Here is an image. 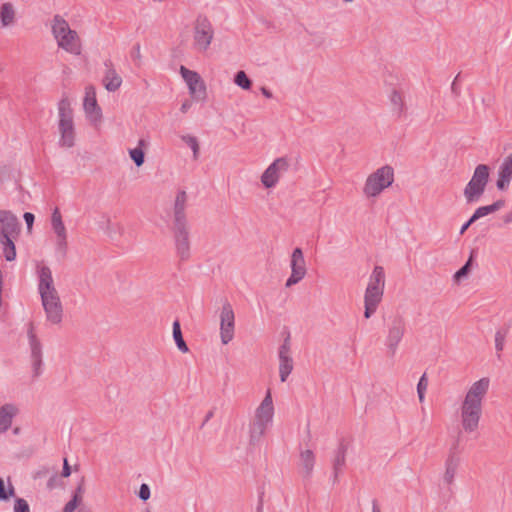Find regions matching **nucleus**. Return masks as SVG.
Returning a JSON list of instances; mask_svg holds the SVG:
<instances>
[{
    "mask_svg": "<svg viewBox=\"0 0 512 512\" xmlns=\"http://www.w3.org/2000/svg\"><path fill=\"white\" fill-rule=\"evenodd\" d=\"M182 141L185 142L193 151L194 160L198 159L199 156V142L195 136L184 135L181 137Z\"/></svg>",
    "mask_w": 512,
    "mask_h": 512,
    "instance_id": "38",
    "label": "nucleus"
},
{
    "mask_svg": "<svg viewBox=\"0 0 512 512\" xmlns=\"http://www.w3.org/2000/svg\"><path fill=\"white\" fill-rule=\"evenodd\" d=\"M61 475H62V477H65V478H67L71 475V467L66 458L64 459V462H63V469H62Z\"/></svg>",
    "mask_w": 512,
    "mask_h": 512,
    "instance_id": "50",
    "label": "nucleus"
},
{
    "mask_svg": "<svg viewBox=\"0 0 512 512\" xmlns=\"http://www.w3.org/2000/svg\"><path fill=\"white\" fill-rule=\"evenodd\" d=\"M506 335V330H498L495 333V348L498 352V358H500L499 352H501L504 349Z\"/></svg>",
    "mask_w": 512,
    "mask_h": 512,
    "instance_id": "42",
    "label": "nucleus"
},
{
    "mask_svg": "<svg viewBox=\"0 0 512 512\" xmlns=\"http://www.w3.org/2000/svg\"><path fill=\"white\" fill-rule=\"evenodd\" d=\"M393 181V168L389 165L382 166L367 177L363 193L367 198L377 197L384 189L390 187Z\"/></svg>",
    "mask_w": 512,
    "mask_h": 512,
    "instance_id": "6",
    "label": "nucleus"
},
{
    "mask_svg": "<svg viewBox=\"0 0 512 512\" xmlns=\"http://www.w3.org/2000/svg\"><path fill=\"white\" fill-rule=\"evenodd\" d=\"M234 83L244 90H249L252 86V81L243 70H240L235 74Z\"/></svg>",
    "mask_w": 512,
    "mask_h": 512,
    "instance_id": "37",
    "label": "nucleus"
},
{
    "mask_svg": "<svg viewBox=\"0 0 512 512\" xmlns=\"http://www.w3.org/2000/svg\"><path fill=\"white\" fill-rule=\"evenodd\" d=\"M18 414V408L11 403L0 407V434L6 432L12 425L13 418Z\"/></svg>",
    "mask_w": 512,
    "mask_h": 512,
    "instance_id": "25",
    "label": "nucleus"
},
{
    "mask_svg": "<svg viewBox=\"0 0 512 512\" xmlns=\"http://www.w3.org/2000/svg\"><path fill=\"white\" fill-rule=\"evenodd\" d=\"M427 387H428V380H427L426 373H424L420 377L419 382L417 384V393H418L419 401L421 403L424 401L425 392L427 390Z\"/></svg>",
    "mask_w": 512,
    "mask_h": 512,
    "instance_id": "41",
    "label": "nucleus"
},
{
    "mask_svg": "<svg viewBox=\"0 0 512 512\" xmlns=\"http://www.w3.org/2000/svg\"><path fill=\"white\" fill-rule=\"evenodd\" d=\"M291 159L287 156L276 158L262 173L260 180L266 189L275 187L281 177L288 172Z\"/></svg>",
    "mask_w": 512,
    "mask_h": 512,
    "instance_id": "7",
    "label": "nucleus"
},
{
    "mask_svg": "<svg viewBox=\"0 0 512 512\" xmlns=\"http://www.w3.org/2000/svg\"><path fill=\"white\" fill-rule=\"evenodd\" d=\"M504 205H505V201L500 199V200L495 201L491 205L481 206V207L477 208L475 210V212L473 213V215L471 216L472 221L476 222L478 219L500 210Z\"/></svg>",
    "mask_w": 512,
    "mask_h": 512,
    "instance_id": "30",
    "label": "nucleus"
},
{
    "mask_svg": "<svg viewBox=\"0 0 512 512\" xmlns=\"http://www.w3.org/2000/svg\"><path fill=\"white\" fill-rule=\"evenodd\" d=\"M274 416V405L271 391L268 390L260 405L256 408L249 425L250 444L256 445L266 432Z\"/></svg>",
    "mask_w": 512,
    "mask_h": 512,
    "instance_id": "2",
    "label": "nucleus"
},
{
    "mask_svg": "<svg viewBox=\"0 0 512 512\" xmlns=\"http://www.w3.org/2000/svg\"><path fill=\"white\" fill-rule=\"evenodd\" d=\"M173 338L175 340L177 348L181 352L187 353L189 351L188 346H187L186 342L184 341L180 323L178 320L174 321V323H173Z\"/></svg>",
    "mask_w": 512,
    "mask_h": 512,
    "instance_id": "34",
    "label": "nucleus"
},
{
    "mask_svg": "<svg viewBox=\"0 0 512 512\" xmlns=\"http://www.w3.org/2000/svg\"><path fill=\"white\" fill-rule=\"evenodd\" d=\"M80 502L81 500H79L78 496H73L72 499L64 506L63 512H73Z\"/></svg>",
    "mask_w": 512,
    "mask_h": 512,
    "instance_id": "44",
    "label": "nucleus"
},
{
    "mask_svg": "<svg viewBox=\"0 0 512 512\" xmlns=\"http://www.w3.org/2000/svg\"><path fill=\"white\" fill-rule=\"evenodd\" d=\"M58 112L59 145L63 148H72L75 145L76 132L73 121V111L67 98H62L59 101Z\"/></svg>",
    "mask_w": 512,
    "mask_h": 512,
    "instance_id": "4",
    "label": "nucleus"
},
{
    "mask_svg": "<svg viewBox=\"0 0 512 512\" xmlns=\"http://www.w3.org/2000/svg\"><path fill=\"white\" fill-rule=\"evenodd\" d=\"M490 168L486 164L476 166L470 181L466 184L463 195L466 204L480 201L489 182Z\"/></svg>",
    "mask_w": 512,
    "mask_h": 512,
    "instance_id": "5",
    "label": "nucleus"
},
{
    "mask_svg": "<svg viewBox=\"0 0 512 512\" xmlns=\"http://www.w3.org/2000/svg\"><path fill=\"white\" fill-rule=\"evenodd\" d=\"M131 56L133 60L136 62L138 66L141 65L142 55H141V47L140 44H136L131 52Z\"/></svg>",
    "mask_w": 512,
    "mask_h": 512,
    "instance_id": "46",
    "label": "nucleus"
},
{
    "mask_svg": "<svg viewBox=\"0 0 512 512\" xmlns=\"http://www.w3.org/2000/svg\"><path fill=\"white\" fill-rule=\"evenodd\" d=\"M187 201L186 191H178L173 206L172 232L176 253L181 261L190 258V234L186 216Z\"/></svg>",
    "mask_w": 512,
    "mask_h": 512,
    "instance_id": "1",
    "label": "nucleus"
},
{
    "mask_svg": "<svg viewBox=\"0 0 512 512\" xmlns=\"http://www.w3.org/2000/svg\"><path fill=\"white\" fill-rule=\"evenodd\" d=\"M256 512H263V498L262 496L259 498L258 505L256 508Z\"/></svg>",
    "mask_w": 512,
    "mask_h": 512,
    "instance_id": "56",
    "label": "nucleus"
},
{
    "mask_svg": "<svg viewBox=\"0 0 512 512\" xmlns=\"http://www.w3.org/2000/svg\"><path fill=\"white\" fill-rule=\"evenodd\" d=\"M315 464V455L312 450L306 449L300 452V468L303 477L309 478L312 475Z\"/></svg>",
    "mask_w": 512,
    "mask_h": 512,
    "instance_id": "26",
    "label": "nucleus"
},
{
    "mask_svg": "<svg viewBox=\"0 0 512 512\" xmlns=\"http://www.w3.org/2000/svg\"><path fill=\"white\" fill-rule=\"evenodd\" d=\"M39 284L38 291L40 296L46 294L58 293L52 276L51 269L48 266H41L38 270Z\"/></svg>",
    "mask_w": 512,
    "mask_h": 512,
    "instance_id": "20",
    "label": "nucleus"
},
{
    "mask_svg": "<svg viewBox=\"0 0 512 512\" xmlns=\"http://www.w3.org/2000/svg\"><path fill=\"white\" fill-rule=\"evenodd\" d=\"M69 32H74V30L70 29L68 22L61 16L55 15L53 18L52 33L56 40L58 41L66 34L69 35Z\"/></svg>",
    "mask_w": 512,
    "mask_h": 512,
    "instance_id": "29",
    "label": "nucleus"
},
{
    "mask_svg": "<svg viewBox=\"0 0 512 512\" xmlns=\"http://www.w3.org/2000/svg\"><path fill=\"white\" fill-rule=\"evenodd\" d=\"M385 286V273L382 266H375L370 275L364 296V317L369 319L377 310L382 300Z\"/></svg>",
    "mask_w": 512,
    "mask_h": 512,
    "instance_id": "3",
    "label": "nucleus"
},
{
    "mask_svg": "<svg viewBox=\"0 0 512 512\" xmlns=\"http://www.w3.org/2000/svg\"><path fill=\"white\" fill-rule=\"evenodd\" d=\"M145 512H150V510H149V509H146V511H145Z\"/></svg>",
    "mask_w": 512,
    "mask_h": 512,
    "instance_id": "61",
    "label": "nucleus"
},
{
    "mask_svg": "<svg viewBox=\"0 0 512 512\" xmlns=\"http://www.w3.org/2000/svg\"><path fill=\"white\" fill-rule=\"evenodd\" d=\"M456 446L450 449L448 457L445 461V473H444V482L448 485L452 484L454 481V477L456 475L460 458L455 452Z\"/></svg>",
    "mask_w": 512,
    "mask_h": 512,
    "instance_id": "24",
    "label": "nucleus"
},
{
    "mask_svg": "<svg viewBox=\"0 0 512 512\" xmlns=\"http://www.w3.org/2000/svg\"><path fill=\"white\" fill-rule=\"evenodd\" d=\"M472 263H473V254L470 255V257L466 261V263L454 274V279L456 281H460L462 278L466 277L471 270Z\"/></svg>",
    "mask_w": 512,
    "mask_h": 512,
    "instance_id": "40",
    "label": "nucleus"
},
{
    "mask_svg": "<svg viewBox=\"0 0 512 512\" xmlns=\"http://www.w3.org/2000/svg\"><path fill=\"white\" fill-rule=\"evenodd\" d=\"M290 350V337L287 336L279 348V375L282 382L286 381L293 370V359Z\"/></svg>",
    "mask_w": 512,
    "mask_h": 512,
    "instance_id": "16",
    "label": "nucleus"
},
{
    "mask_svg": "<svg viewBox=\"0 0 512 512\" xmlns=\"http://www.w3.org/2000/svg\"><path fill=\"white\" fill-rule=\"evenodd\" d=\"M78 512H90V510H88V509H80V510H78Z\"/></svg>",
    "mask_w": 512,
    "mask_h": 512,
    "instance_id": "59",
    "label": "nucleus"
},
{
    "mask_svg": "<svg viewBox=\"0 0 512 512\" xmlns=\"http://www.w3.org/2000/svg\"><path fill=\"white\" fill-rule=\"evenodd\" d=\"M104 218L105 220L103 223L105 224V227H103V229L109 238L114 239L116 235H122L123 226L121 224L113 223L108 216H105Z\"/></svg>",
    "mask_w": 512,
    "mask_h": 512,
    "instance_id": "35",
    "label": "nucleus"
},
{
    "mask_svg": "<svg viewBox=\"0 0 512 512\" xmlns=\"http://www.w3.org/2000/svg\"><path fill=\"white\" fill-rule=\"evenodd\" d=\"M23 218L27 224V228L31 229L35 219L34 215L30 212H25Z\"/></svg>",
    "mask_w": 512,
    "mask_h": 512,
    "instance_id": "49",
    "label": "nucleus"
},
{
    "mask_svg": "<svg viewBox=\"0 0 512 512\" xmlns=\"http://www.w3.org/2000/svg\"><path fill=\"white\" fill-rule=\"evenodd\" d=\"M150 495H151L150 487L145 483L141 484L139 492H138V497L142 501H147L150 498Z\"/></svg>",
    "mask_w": 512,
    "mask_h": 512,
    "instance_id": "45",
    "label": "nucleus"
},
{
    "mask_svg": "<svg viewBox=\"0 0 512 512\" xmlns=\"http://www.w3.org/2000/svg\"><path fill=\"white\" fill-rule=\"evenodd\" d=\"M235 315L229 302H225L220 313V336L221 342L226 345L234 337Z\"/></svg>",
    "mask_w": 512,
    "mask_h": 512,
    "instance_id": "13",
    "label": "nucleus"
},
{
    "mask_svg": "<svg viewBox=\"0 0 512 512\" xmlns=\"http://www.w3.org/2000/svg\"><path fill=\"white\" fill-rule=\"evenodd\" d=\"M261 92L266 98H272V93L266 87H261Z\"/></svg>",
    "mask_w": 512,
    "mask_h": 512,
    "instance_id": "55",
    "label": "nucleus"
},
{
    "mask_svg": "<svg viewBox=\"0 0 512 512\" xmlns=\"http://www.w3.org/2000/svg\"><path fill=\"white\" fill-rule=\"evenodd\" d=\"M52 228L57 235V249L65 253L67 248V235L64 223L52 224Z\"/></svg>",
    "mask_w": 512,
    "mask_h": 512,
    "instance_id": "32",
    "label": "nucleus"
},
{
    "mask_svg": "<svg viewBox=\"0 0 512 512\" xmlns=\"http://www.w3.org/2000/svg\"><path fill=\"white\" fill-rule=\"evenodd\" d=\"M84 110L87 117L92 122L100 121L102 118L101 108L99 107L96 99V90L93 85H89L85 88L84 97Z\"/></svg>",
    "mask_w": 512,
    "mask_h": 512,
    "instance_id": "17",
    "label": "nucleus"
},
{
    "mask_svg": "<svg viewBox=\"0 0 512 512\" xmlns=\"http://www.w3.org/2000/svg\"><path fill=\"white\" fill-rule=\"evenodd\" d=\"M56 481H57V475H56V474H54V475H52V476L50 477V479L48 480V482H47V487H48L49 489H53V488L55 487V485H56Z\"/></svg>",
    "mask_w": 512,
    "mask_h": 512,
    "instance_id": "53",
    "label": "nucleus"
},
{
    "mask_svg": "<svg viewBox=\"0 0 512 512\" xmlns=\"http://www.w3.org/2000/svg\"><path fill=\"white\" fill-rule=\"evenodd\" d=\"M291 275L287 279L285 286L287 288L299 283L306 275V262L301 248L293 250L290 260Z\"/></svg>",
    "mask_w": 512,
    "mask_h": 512,
    "instance_id": "12",
    "label": "nucleus"
},
{
    "mask_svg": "<svg viewBox=\"0 0 512 512\" xmlns=\"http://www.w3.org/2000/svg\"><path fill=\"white\" fill-rule=\"evenodd\" d=\"M389 100L392 113L397 118H401L406 110L403 94L400 91L394 89L389 96Z\"/></svg>",
    "mask_w": 512,
    "mask_h": 512,
    "instance_id": "27",
    "label": "nucleus"
},
{
    "mask_svg": "<svg viewBox=\"0 0 512 512\" xmlns=\"http://www.w3.org/2000/svg\"><path fill=\"white\" fill-rule=\"evenodd\" d=\"M451 91L452 93L458 97L460 95V89L459 87L457 86L456 84V79L453 81L452 85H451Z\"/></svg>",
    "mask_w": 512,
    "mask_h": 512,
    "instance_id": "54",
    "label": "nucleus"
},
{
    "mask_svg": "<svg viewBox=\"0 0 512 512\" xmlns=\"http://www.w3.org/2000/svg\"><path fill=\"white\" fill-rule=\"evenodd\" d=\"M180 74L186 82L190 95L196 100H204L206 98V85L200 75L185 66H180Z\"/></svg>",
    "mask_w": 512,
    "mask_h": 512,
    "instance_id": "9",
    "label": "nucleus"
},
{
    "mask_svg": "<svg viewBox=\"0 0 512 512\" xmlns=\"http://www.w3.org/2000/svg\"><path fill=\"white\" fill-rule=\"evenodd\" d=\"M346 451V446L343 443H341L337 450L335 459L333 461V472L335 480H337L339 473L342 471V468L345 465Z\"/></svg>",
    "mask_w": 512,
    "mask_h": 512,
    "instance_id": "31",
    "label": "nucleus"
},
{
    "mask_svg": "<svg viewBox=\"0 0 512 512\" xmlns=\"http://www.w3.org/2000/svg\"><path fill=\"white\" fill-rule=\"evenodd\" d=\"M13 235H4L0 242L3 244V253L7 261H13L16 257V249L12 240Z\"/></svg>",
    "mask_w": 512,
    "mask_h": 512,
    "instance_id": "33",
    "label": "nucleus"
},
{
    "mask_svg": "<svg viewBox=\"0 0 512 512\" xmlns=\"http://www.w3.org/2000/svg\"><path fill=\"white\" fill-rule=\"evenodd\" d=\"M405 333V321L402 317H395L388 330V335L386 339V345L389 349L391 356H394L398 347V344L401 342Z\"/></svg>",
    "mask_w": 512,
    "mask_h": 512,
    "instance_id": "15",
    "label": "nucleus"
},
{
    "mask_svg": "<svg viewBox=\"0 0 512 512\" xmlns=\"http://www.w3.org/2000/svg\"><path fill=\"white\" fill-rule=\"evenodd\" d=\"M15 495L14 486L9 483L8 488H5V483L2 478H0V501H7L10 497Z\"/></svg>",
    "mask_w": 512,
    "mask_h": 512,
    "instance_id": "39",
    "label": "nucleus"
},
{
    "mask_svg": "<svg viewBox=\"0 0 512 512\" xmlns=\"http://www.w3.org/2000/svg\"><path fill=\"white\" fill-rule=\"evenodd\" d=\"M16 11L12 3L5 2L0 7V21L2 27H9L15 23Z\"/></svg>",
    "mask_w": 512,
    "mask_h": 512,
    "instance_id": "28",
    "label": "nucleus"
},
{
    "mask_svg": "<svg viewBox=\"0 0 512 512\" xmlns=\"http://www.w3.org/2000/svg\"><path fill=\"white\" fill-rule=\"evenodd\" d=\"M214 29L206 17H198L194 26V43L199 51H206L213 39Z\"/></svg>",
    "mask_w": 512,
    "mask_h": 512,
    "instance_id": "8",
    "label": "nucleus"
},
{
    "mask_svg": "<svg viewBox=\"0 0 512 512\" xmlns=\"http://www.w3.org/2000/svg\"><path fill=\"white\" fill-rule=\"evenodd\" d=\"M144 144L145 141L143 139H140L139 147L129 150V155L137 167L142 166L145 161V154L143 149L141 148V146H143Z\"/></svg>",
    "mask_w": 512,
    "mask_h": 512,
    "instance_id": "36",
    "label": "nucleus"
},
{
    "mask_svg": "<svg viewBox=\"0 0 512 512\" xmlns=\"http://www.w3.org/2000/svg\"><path fill=\"white\" fill-rule=\"evenodd\" d=\"M56 223H63L62 216H61L58 208L54 209V211L52 213V217H51V224H56Z\"/></svg>",
    "mask_w": 512,
    "mask_h": 512,
    "instance_id": "48",
    "label": "nucleus"
},
{
    "mask_svg": "<svg viewBox=\"0 0 512 512\" xmlns=\"http://www.w3.org/2000/svg\"><path fill=\"white\" fill-rule=\"evenodd\" d=\"M27 334L31 351L33 377L37 378L42 373V344L34 333L33 324H30Z\"/></svg>",
    "mask_w": 512,
    "mask_h": 512,
    "instance_id": "14",
    "label": "nucleus"
},
{
    "mask_svg": "<svg viewBox=\"0 0 512 512\" xmlns=\"http://www.w3.org/2000/svg\"><path fill=\"white\" fill-rule=\"evenodd\" d=\"M191 106H192L191 101L185 100L182 103L180 110H181V112L186 113L191 108Z\"/></svg>",
    "mask_w": 512,
    "mask_h": 512,
    "instance_id": "52",
    "label": "nucleus"
},
{
    "mask_svg": "<svg viewBox=\"0 0 512 512\" xmlns=\"http://www.w3.org/2000/svg\"><path fill=\"white\" fill-rule=\"evenodd\" d=\"M19 231L17 217L10 211L0 210V239L6 235H14Z\"/></svg>",
    "mask_w": 512,
    "mask_h": 512,
    "instance_id": "19",
    "label": "nucleus"
},
{
    "mask_svg": "<svg viewBox=\"0 0 512 512\" xmlns=\"http://www.w3.org/2000/svg\"><path fill=\"white\" fill-rule=\"evenodd\" d=\"M18 432H19V428H15V429H14V433H15V434H18Z\"/></svg>",
    "mask_w": 512,
    "mask_h": 512,
    "instance_id": "60",
    "label": "nucleus"
},
{
    "mask_svg": "<svg viewBox=\"0 0 512 512\" xmlns=\"http://www.w3.org/2000/svg\"><path fill=\"white\" fill-rule=\"evenodd\" d=\"M475 221H472V217L469 218V220L464 223L460 229V234H464L465 231L474 223Z\"/></svg>",
    "mask_w": 512,
    "mask_h": 512,
    "instance_id": "51",
    "label": "nucleus"
},
{
    "mask_svg": "<svg viewBox=\"0 0 512 512\" xmlns=\"http://www.w3.org/2000/svg\"><path fill=\"white\" fill-rule=\"evenodd\" d=\"M104 65L106 67V70L102 80L103 85L107 91L115 92L120 88L122 84V78L117 73L110 60H106Z\"/></svg>",
    "mask_w": 512,
    "mask_h": 512,
    "instance_id": "22",
    "label": "nucleus"
},
{
    "mask_svg": "<svg viewBox=\"0 0 512 512\" xmlns=\"http://www.w3.org/2000/svg\"><path fill=\"white\" fill-rule=\"evenodd\" d=\"M512 180V153L504 158L499 166L496 187L498 190H506Z\"/></svg>",
    "mask_w": 512,
    "mask_h": 512,
    "instance_id": "21",
    "label": "nucleus"
},
{
    "mask_svg": "<svg viewBox=\"0 0 512 512\" xmlns=\"http://www.w3.org/2000/svg\"><path fill=\"white\" fill-rule=\"evenodd\" d=\"M213 416V412L212 411H209L207 413V415L205 416V419H204V422H203V425H205L210 419L211 417Z\"/></svg>",
    "mask_w": 512,
    "mask_h": 512,
    "instance_id": "58",
    "label": "nucleus"
},
{
    "mask_svg": "<svg viewBox=\"0 0 512 512\" xmlns=\"http://www.w3.org/2000/svg\"><path fill=\"white\" fill-rule=\"evenodd\" d=\"M58 46L65 51L74 54V55H80L81 54V42L80 38L76 31L69 32V35L66 34L65 36H62L58 41Z\"/></svg>",
    "mask_w": 512,
    "mask_h": 512,
    "instance_id": "23",
    "label": "nucleus"
},
{
    "mask_svg": "<svg viewBox=\"0 0 512 512\" xmlns=\"http://www.w3.org/2000/svg\"><path fill=\"white\" fill-rule=\"evenodd\" d=\"M372 512H381L376 500H373L372 502Z\"/></svg>",
    "mask_w": 512,
    "mask_h": 512,
    "instance_id": "57",
    "label": "nucleus"
},
{
    "mask_svg": "<svg viewBox=\"0 0 512 512\" xmlns=\"http://www.w3.org/2000/svg\"><path fill=\"white\" fill-rule=\"evenodd\" d=\"M40 297L47 321L55 325L60 324L63 318V306L59 294H46Z\"/></svg>",
    "mask_w": 512,
    "mask_h": 512,
    "instance_id": "10",
    "label": "nucleus"
},
{
    "mask_svg": "<svg viewBox=\"0 0 512 512\" xmlns=\"http://www.w3.org/2000/svg\"><path fill=\"white\" fill-rule=\"evenodd\" d=\"M482 406L463 401L461 405V424L465 432L472 433L478 429Z\"/></svg>",
    "mask_w": 512,
    "mask_h": 512,
    "instance_id": "11",
    "label": "nucleus"
},
{
    "mask_svg": "<svg viewBox=\"0 0 512 512\" xmlns=\"http://www.w3.org/2000/svg\"><path fill=\"white\" fill-rule=\"evenodd\" d=\"M84 483H85V478L82 477L78 486L76 487V490H75V493L73 496H78L79 500L82 501V495L84 493Z\"/></svg>",
    "mask_w": 512,
    "mask_h": 512,
    "instance_id": "47",
    "label": "nucleus"
},
{
    "mask_svg": "<svg viewBox=\"0 0 512 512\" xmlns=\"http://www.w3.org/2000/svg\"><path fill=\"white\" fill-rule=\"evenodd\" d=\"M489 384L490 381L488 378H481L473 383L466 393L464 401L482 406V400L488 391Z\"/></svg>",
    "mask_w": 512,
    "mask_h": 512,
    "instance_id": "18",
    "label": "nucleus"
},
{
    "mask_svg": "<svg viewBox=\"0 0 512 512\" xmlns=\"http://www.w3.org/2000/svg\"><path fill=\"white\" fill-rule=\"evenodd\" d=\"M14 512H30L28 502L23 498H16L14 503Z\"/></svg>",
    "mask_w": 512,
    "mask_h": 512,
    "instance_id": "43",
    "label": "nucleus"
}]
</instances>
